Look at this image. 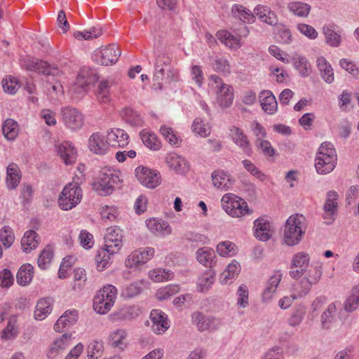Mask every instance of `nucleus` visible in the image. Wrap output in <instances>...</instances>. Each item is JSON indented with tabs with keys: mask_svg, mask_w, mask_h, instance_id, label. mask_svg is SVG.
<instances>
[{
	"mask_svg": "<svg viewBox=\"0 0 359 359\" xmlns=\"http://www.w3.org/2000/svg\"><path fill=\"white\" fill-rule=\"evenodd\" d=\"M337 163V155L334 145L330 142H323L318 147L314 167L319 175H327L332 172Z\"/></svg>",
	"mask_w": 359,
	"mask_h": 359,
	"instance_id": "obj_1",
	"label": "nucleus"
},
{
	"mask_svg": "<svg viewBox=\"0 0 359 359\" xmlns=\"http://www.w3.org/2000/svg\"><path fill=\"white\" fill-rule=\"evenodd\" d=\"M307 228L305 217L300 214L290 216L286 220L283 241L288 246L297 245L302 239Z\"/></svg>",
	"mask_w": 359,
	"mask_h": 359,
	"instance_id": "obj_2",
	"label": "nucleus"
},
{
	"mask_svg": "<svg viewBox=\"0 0 359 359\" xmlns=\"http://www.w3.org/2000/svg\"><path fill=\"white\" fill-rule=\"evenodd\" d=\"M208 88L210 93L215 96V102L222 108H229L233 104L234 99L233 88L217 75H210L208 77Z\"/></svg>",
	"mask_w": 359,
	"mask_h": 359,
	"instance_id": "obj_3",
	"label": "nucleus"
},
{
	"mask_svg": "<svg viewBox=\"0 0 359 359\" xmlns=\"http://www.w3.org/2000/svg\"><path fill=\"white\" fill-rule=\"evenodd\" d=\"M221 206L222 210L233 218L241 219L252 212L244 199L232 193L225 194L222 197Z\"/></svg>",
	"mask_w": 359,
	"mask_h": 359,
	"instance_id": "obj_4",
	"label": "nucleus"
},
{
	"mask_svg": "<svg viewBox=\"0 0 359 359\" xmlns=\"http://www.w3.org/2000/svg\"><path fill=\"white\" fill-rule=\"evenodd\" d=\"M83 191L78 182L74 180L67 184L58 198V205L64 210H69L80 203Z\"/></svg>",
	"mask_w": 359,
	"mask_h": 359,
	"instance_id": "obj_5",
	"label": "nucleus"
},
{
	"mask_svg": "<svg viewBox=\"0 0 359 359\" xmlns=\"http://www.w3.org/2000/svg\"><path fill=\"white\" fill-rule=\"evenodd\" d=\"M116 288L108 285L100 289L93 299V309L100 314L108 313L114 304L116 299Z\"/></svg>",
	"mask_w": 359,
	"mask_h": 359,
	"instance_id": "obj_6",
	"label": "nucleus"
},
{
	"mask_svg": "<svg viewBox=\"0 0 359 359\" xmlns=\"http://www.w3.org/2000/svg\"><path fill=\"white\" fill-rule=\"evenodd\" d=\"M61 120L65 128L71 131H78L84 125L83 114L76 108L66 106L60 109Z\"/></svg>",
	"mask_w": 359,
	"mask_h": 359,
	"instance_id": "obj_7",
	"label": "nucleus"
},
{
	"mask_svg": "<svg viewBox=\"0 0 359 359\" xmlns=\"http://www.w3.org/2000/svg\"><path fill=\"white\" fill-rule=\"evenodd\" d=\"M155 255L151 247H145L133 251L126 258L125 265L127 268L138 269L151 260Z\"/></svg>",
	"mask_w": 359,
	"mask_h": 359,
	"instance_id": "obj_8",
	"label": "nucleus"
},
{
	"mask_svg": "<svg viewBox=\"0 0 359 359\" xmlns=\"http://www.w3.org/2000/svg\"><path fill=\"white\" fill-rule=\"evenodd\" d=\"M121 55V50L116 44H111L95 50L93 59L101 65L109 66L115 64Z\"/></svg>",
	"mask_w": 359,
	"mask_h": 359,
	"instance_id": "obj_9",
	"label": "nucleus"
},
{
	"mask_svg": "<svg viewBox=\"0 0 359 359\" xmlns=\"http://www.w3.org/2000/svg\"><path fill=\"white\" fill-rule=\"evenodd\" d=\"M22 65L28 70L41 73L44 75L58 76L62 73L57 67L51 66L46 61L39 60L35 58H24L22 60Z\"/></svg>",
	"mask_w": 359,
	"mask_h": 359,
	"instance_id": "obj_10",
	"label": "nucleus"
},
{
	"mask_svg": "<svg viewBox=\"0 0 359 359\" xmlns=\"http://www.w3.org/2000/svg\"><path fill=\"white\" fill-rule=\"evenodd\" d=\"M123 232L116 226H110L107 229L104 236V246L111 254L118 253L123 246Z\"/></svg>",
	"mask_w": 359,
	"mask_h": 359,
	"instance_id": "obj_11",
	"label": "nucleus"
},
{
	"mask_svg": "<svg viewBox=\"0 0 359 359\" xmlns=\"http://www.w3.org/2000/svg\"><path fill=\"white\" fill-rule=\"evenodd\" d=\"M135 174L139 182L147 188L154 189L160 184V174L147 167L142 165L137 167Z\"/></svg>",
	"mask_w": 359,
	"mask_h": 359,
	"instance_id": "obj_12",
	"label": "nucleus"
},
{
	"mask_svg": "<svg viewBox=\"0 0 359 359\" xmlns=\"http://www.w3.org/2000/svg\"><path fill=\"white\" fill-rule=\"evenodd\" d=\"M310 255L304 252L295 253L290 262V276L292 278L297 280L306 272V269L310 263Z\"/></svg>",
	"mask_w": 359,
	"mask_h": 359,
	"instance_id": "obj_13",
	"label": "nucleus"
},
{
	"mask_svg": "<svg viewBox=\"0 0 359 359\" xmlns=\"http://www.w3.org/2000/svg\"><path fill=\"white\" fill-rule=\"evenodd\" d=\"M323 270V264L320 262H313L310 269L304 273V276L301 280L304 287V293L307 294L311 287L316 285L321 279Z\"/></svg>",
	"mask_w": 359,
	"mask_h": 359,
	"instance_id": "obj_14",
	"label": "nucleus"
},
{
	"mask_svg": "<svg viewBox=\"0 0 359 359\" xmlns=\"http://www.w3.org/2000/svg\"><path fill=\"white\" fill-rule=\"evenodd\" d=\"M339 198L338 193L334 190L329 191L326 194L323 218L327 224H332L335 219L339 207Z\"/></svg>",
	"mask_w": 359,
	"mask_h": 359,
	"instance_id": "obj_15",
	"label": "nucleus"
},
{
	"mask_svg": "<svg viewBox=\"0 0 359 359\" xmlns=\"http://www.w3.org/2000/svg\"><path fill=\"white\" fill-rule=\"evenodd\" d=\"M72 335L65 333L56 337L50 344L46 351V356L48 359H54L60 355L72 344Z\"/></svg>",
	"mask_w": 359,
	"mask_h": 359,
	"instance_id": "obj_16",
	"label": "nucleus"
},
{
	"mask_svg": "<svg viewBox=\"0 0 359 359\" xmlns=\"http://www.w3.org/2000/svg\"><path fill=\"white\" fill-rule=\"evenodd\" d=\"M88 148L94 154L103 156L109 151V144L107 135L95 132L88 139Z\"/></svg>",
	"mask_w": 359,
	"mask_h": 359,
	"instance_id": "obj_17",
	"label": "nucleus"
},
{
	"mask_svg": "<svg viewBox=\"0 0 359 359\" xmlns=\"http://www.w3.org/2000/svg\"><path fill=\"white\" fill-rule=\"evenodd\" d=\"M229 137L247 156H250L252 155V149L250 142L241 128L235 126H231L229 128Z\"/></svg>",
	"mask_w": 359,
	"mask_h": 359,
	"instance_id": "obj_18",
	"label": "nucleus"
},
{
	"mask_svg": "<svg viewBox=\"0 0 359 359\" xmlns=\"http://www.w3.org/2000/svg\"><path fill=\"white\" fill-rule=\"evenodd\" d=\"M253 231L256 238L261 241H269L275 232L271 222L263 217H259L254 222Z\"/></svg>",
	"mask_w": 359,
	"mask_h": 359,
	"instance_id": "obj_19",
	"label": "nucleus"
},
{
	"mask_svg": "<svg viewBox=\"0 0 359 359\" xmlns=\"http://www.w3.org/2000/svg\"><path fill=\"white\" fill-rule=\"evenodd\" d=\"M55 147L57 156L66 165L75 163L77 158V150L71 142L64 141L56 144Z\"/></svg>",
	"mask_w": 359,
	"mask_h": 359,
	"instance_id": "obj_20",
	"label": "nucleus"
},
{
	"mask_svg": "<svg viewBox=\"0 0 359 359\" xmlns=\"http://www.w3.org/2000/svg\"><path fill=\"white\" fill-rule=\"evenodd\" d=\"M107 137L109 147H125L129 143V135L123 130L119 128H113L107 131Z\"/></svg>",
	"mask_w": 359,
	"mask_h": 359,
	"instance_id": "obj_21",
	"label": "nucleus"
},
{
	"mask_svg": "<svg viewBox=\"0 0 359 359\" xmlns=\"http://www.w3.org/2000/svg\"><path fill=\"white\" fill-rule=\"evenodd\" d=\"M145 224L147 229L155 235L165 236L172 233V228L169 223L160 218H149L146 219Z\"/></svg>",
	"mask_w": 359,
	"mask_h": 359,
	"instance_id": "obj_22",
	"label": "nucleus"
},
{
	"mask_svg": "<svg viewBox=\"0 0 359 359\" xmlns=\"http://www.w3.org/2000/svg\"><path fill=\"white\" fill-rule=\"evenodd\" d=\"M151 329L157 334H163L170 327L167 316L161 310L154 309L150 313Z\"/></svg>",
	"mask_w": 359,
	"mask_h": 359,
	"instance_id": "obj_23",
	"label": "nucleus"
},
{
	"mask_svg": "<svg viewBox=\"0 0 359 359\" xmlns=\"http://www.w3.org/2000/svg\"><path fill=\"white\" fill-rule=\"evenodd\" d=\"M54 300L50 297L39 299L34 311V318L36 320L46 319L53 311Z\"/></svg>",
	"mask_w": 359,
	"mask_h": 359,
	"instance_id": "obj_24",
	"label": "nucleus"
},
{
	"mask_svg": "<svg viewBox=\"0 0 359 359\" xmlns=\"http://www.w3.org/2000/svg\"><path fill=\"white\" fill-rule=\"evenodd\" d=\"M192 320L200 331L214 330L218 328L220 322L215 318H208L199 312L192 314Z\"/></svg>",
	"mask_w": 359,
	"mask_h": 359,
	"instance_id": "obj_25",
	"label": "nucleus"
},
{
	"mask_svg": "<svg viewBox=\"0 0 359 359\" xmlns=\"http://www.w3.org/2000/svg\"><path fill=\"white\" fill-rule=\"evenodd\" d=\"M262 109L269 115H273L278 111V102L276 97L270 90H262L259 95Z\"/></svg>",
	"mask_w": 359,
	"mask_h": 359,
	"instance_id": "obj_26",
	"label": "nucleus"
},
{
	"mask_svg": "<svg viewBox=\"0 0 359 359\" xmlns=\"http://www.w3.org/2000/svg\"><path fill=\"white\" fill-rule=\"evenodd\" d=\"M79 319V311L74 309L66 311L56 321L54 330L62 332L67 327L74 325Z\"/></svg>",
	"mask_w": 359,
	"mask_h": 359,
	"instance_id": "obj_27",
	"label": "nucleus"
},
{
	"mask_svg": "<svg viewBox=\"0 0 359 359\" xmlns=\"http://www.w3.org/2000/svg\"><path fill=\"white\" fill-rule=\"evenodd\" d=\"M323 33L325 43L331 47L337 48L341 45V32L334 24L325 25L323 27Z\"/></svg>",
	"mask_w": 359,
	"mask_h": 359,
	"instance_id": "obj_28",
	"label": "nucleus"
},
{
	"mask_svg": "<svg viewBox=\"0 0 359 359\" xmlns=\"http://www.w3.org/2000/svg\"><path fill=\"white\" fill-rule=\"evenodd\" d=\"M197 261L203 266L212 268L217 263V256L214 250L209 247H202L196 252Z\"/></svg>",
	"mask_w": 359,
	"mask_h": 359,
	"instance_id": "obj_29",
	"label": "nucleus"
},
{
	"mask_svg": "<svg viewBox=\"0 0 359 359\" xmlns=\"http://www.w3.org/2000/svg\"><path fill=\"white\" fill-rule=\"evenodd\" d=\"M211 178L213 186L221 191L229 189L233 184L230 175L222 170H215L211 175Z\"/></svg>",
	"mask_w": 359,
	"mask_h": 359,
	"instance_id": "obj_30",
	"label": "nucleus"
},
{
	"mask_svg": "<svg viewBox=\"0 0 359 359\" xmlns=\"http://www.w3.org/2000/svg\"><path fill=\"white\" fill-rule=\"evenodd\" d=\"M165 161L170 169L177 172L183 173L189 170V164L186 159L176 153L168 154Z\"/></svg>",
	"mask_w": 359,
	"mask_h": 359,
	"instance_id": "obj_31",
	"label": "nucleus"
},
{
	"mask_svg": "<svg viewBox=\"0 0 359 359\" xmlns=\"http://www.w3.org/2000/svg\"><path fill=\"white\" fill-rule=\"evenodd\" d=\"M254 15L262 22L270 25H274L278 22L276 14L266 6L257 5L254 9Z\"/></svg>",
	"mask_w": 359,
	"mask_h": 359,
	"instance_id": "obj_32",
	"label": "nucleus"
},
{
	"mask_svg": "<svg viewBox=\"0 0 359 359\" xmlns=\"http://www.w3.org/2000/svg\"><path fill=\"white\" fill-rule=\"evenodd\" d=\"M18 334V316L12 315L8 318L6 326L1 332V338L4 341H10L14 339Z\"/></svg>",
	"mask_w": 359,
	"mask_h": 359,
	"instance_id": "obj_33",
	"label": "nucleus"
},
{
	"mask_svg": "<svg viewBox=\"0 0 359 359\" xmlns=\"http://www.w3.org/2000/svg\"><path fill=\"white\" fill-rule=\"evenodd\" d=\"M215 280V273L210 269L205 271L200 274L196 281V288L200 292L208 291Z\"/></svg>",
	"mask_w": 359,
	"mask_h": 359,
	"instance_id": "obj_34",
	"label": "nucleus"
},
{
	"mask_svg": "<svg viewBox=\"0 0 359 359\" xmlns=\"http://www.w3.org/2000/svg\"><path fill=\"white\" fill-rule=\"evenodd\" d=\"M316 65L322 79L327 83H332L334 80V74L330 62L324 57L320 56L316 60Z\"/></svg>",
	"mask_w": 359,
	"mask_h": 359,
	"instance_id": "obj_35",
	"label": "nucleus"
},
{
	"mask_svg": "<svg viewBox=\"0 0 359 359\" xmlns=\"http://www.w3.org/2000/svg\"><path fill=\"white\" fill-rule=\"evenodd\" d=\"M170 64V59L167 55H161L157 57L154 74V79L156 81H162L165 78L167 69L171 68Z\"/></svg>",
	"mask_w": 359,
	"mask_h": 359,
	"instance_id": "obj_36",
	"label": "nucleus"
},
{
	"mask_svg": "<svg viewBox=\"0 0 359 359\" xmlns=\"http://www.w3.org/2000/svg\"><path fill=\"white\" fill-rule=\"evenodd\" d=\"M140 136L143 144L149 149L158 151L161 148V142L152 131L144 129L140 133Z\"/></svg>",
	"mask_w": 359,
	"mask_h": 359,
	"instance_id": "obj_37",
	"label": "nucleus"
},
{
	"mask_svg": "<svg viewBox=\"0 0 359 359\" xmlns=\"http://www.w3.org/2000/svg\"><path fill=\"white\" fill-rule=\"evenodd\" d=\"M21 180V172L18 165L11 163L7 168L6 182L9 189H15Z\"/></svg>",
	"mask_w": 359,
	"mask_h": 359,
	"instance_id": "obj_38",
	"label": "nucleus"
},
{
	"mask_svg": "<svg viewBox=\"0 0 359 359\" xmlns=\"http://www.w3.org/2000/svg\"><path fill=\"white\" fill-rule=\"evenodd\" d=\"M39 244V237L33 230L27 231L21 239V246L23 252H30L36 249Z\"/></svg>",
	"mask_w": 359,
	"mask_h": 359,
	"instance_id": "obj_39",
	"label": "nucleus"
},
{
	"mask_svg": "<svg viewBox=\"0 0 359 359\" xmlns=\"http://www.w3.org/2000/svg\"><path fill=\"white\" fill-rule=\"evenodd\" d=\"M241 264L238 262L233 260L229 263L225 270L220 274L219 281L222 284H227L238 276L241 272Z\"/></svg>",
	"mask_w": 359,
	"mask_h": 359,
	"instance_id": "obj_40",
	"label": "nucleus"
},
{
	"mask_svg": "<svg viewBox=\"0 0 359 359\" xmlns=\"http://www.w3.org/2000/svg\"><path fill=\"white\" fill-rule=\"evenodd\" d=\"M98 177L103 179L104 181L110 182V185L114 188V186L121 184L122 182L121 172L110 167L102 168Z\"/></svg>",
	"mask_w": 359,
	"mask_h": 359,
	"instance_id": "obj_41",
	"label": "nucleus"
},
{
	"mask_svg": "<svg viewBox=\"0 0 359 359\" xmlns=\"http://www.w3.org/2000/svg\"><path fill=\"white\" fill-rule=\"evenodd\" d=\"M34 277V266L30 264L22 265L16 276L17 283L21 286L28 285Z\"/></svg>",
	"mask_w": 359,
	"mask_h": 359,
	"instance_id": "obj_42",
	"label": "nucleus"
},
{
	"mask_svg": "<svg viewBox=\"0 0 359 359\" xmlns=\"http://www.w3.org/2000/svg\"><path fill=\"white\" fill-rule=\"evenodd\" d=\"M216 36L218 40L231 49H238L241 46L240 37L232 35L226 30L218 31Z\"/></svg>",
	"mask_w": 359,
	"mask_h": 359,
	"instance_id": "obj_43",
	"label": "nucleus"
},
{
	"mask_svg": "<svg viewBox=\"0 0 359 359\" xmlns=\"http://www.w3.org/2000/svg\"><path fill=\"white\" fill-rule=\"evenodd\" d=\"M114 255L108 252L107 249L104 248L98 250L95 257L97 271H102L109 267L111 264V256Z\"/></svg>",
	"mask_w": 359,
	"mask_h": 359,
	"instance_id": "obj_44",
	"label": "nucleus"
},
{
	"mask_svg": "<svg viewBox=\"0 0 359 359\" xmlns=\"http://www.w3.org/2000/svg\"><path fill=\"white\" fill-rule=\"evenodd\" d=\"M112 85V81L109 80H102L96 90V97L100 103L107 104L110 102V87Z\"/></svg>",
	"mask_w": 359,
	"mask_h": 359,
	"instance_id": "obj_45",
	"label": "nucleus"
},
{
	"mask_svg": "<svg viewBox=\"0 0 359 359\" xmlns=\"http://www.w3.org/2000/svg\"><path fill=\"white\" fill-rule=\"evenodd\" d=\"M149 277L155 283H161L173 279L174 273L165 269L156 268L149 271Z\"/></svg>",
	"mask_w": 359,
	"mask_h": 359,
	"instance_id": "obj_46",
	"label": "nucleus"
},
{
	"mask_svg": "<svg viewBox=\"0 0 359 359\" xmlns=\"http://www.w3.org/2000/svg\"><path fill=\"white\" fill-rule=\"evenodd\" d=\"M311 6L301 1H292L287 4V9L293 15L298 17L306 18L310 11Z\"/></svg>",
	"mask_w": 359,
	"mask_h": 359,
	"instance_id": "obj_47",
	"label": "nucleus"
},
{
	"mask_svg": "<svg viewBox=\"0 0 359 359\" xmlns=\"http://www.w3.org/2000/svg\"><path fill=\"white\" fill-rule=\"evenodd\" d=\"M232 14L243 22H251L255 20V15L252 11L242 5L235 4L231 8Z\"/></svg>",
	"mask_w": 359,
	"mask_h": 359,
	"instance_id": "obj_48",
	"label": "nucleus"
},
{
	"mask_svg": "<svg viewBox=\"0 0 359 359\" xmlns=\"http://www.w3.org/2000/svg\"><path fill=\"white\" fill-rule=\"evenodd\" d=\"M306 313V308L305 306L299 305L295 307L287 318V324L289 326L294 327L299 326L304 319Z\"/></svg>",
	"mask_w": 359,
	"mask_h": 359,
	"instance_id": "obj_49",
	"label": "nucleus"
},
{
	"mask_svg": "<svg viewBox=\"0 0 359 359\" xmlns=\"http://www.w3.org/2000/svg\"><path fill=\"white\" fill-rule=\"evenodd\" d=\"M294 68L298 71L300 75L306 77L311 72V65L307 58L303 55H298L293 60Z\"/></svg>",
	"mask_w": 359,
	"mask_h": 359,
	"instance_id": "obj_50",
	"label": "nucleus"
},
{
	"mask_svg": "<svg viewBox=\"0 0 359 359\" xmlns=\"http://www.w3.org/2000/svg\"><path fill=\"white\" fill-rule=\"evenodd\" d=\"M3 133L6 140H14L19 134V126L16 121L13 119L5 121L2 128Z\"/></svg>",
	"mask_w": 359,
	"mask_h": 359,
	"instance_id": "obj_51",
	"label": "nucleus"
},
{
	"mask_svg": "<svg viewBox=\"0 0 359 359\" xmlns=\"http://www.w3.org/2000/svg\"><path fill=\"white\" fill-rule=\"evenodd\" d=\"M217 252L222 257H233L236 255L238 248L236 245L230 241L219 242L216 246Z\"/></svg>",
	"mask_w": 359,
	"mask_h": 359,
	"instance_id": "obj_52",
	"label": "nucleus"
},
{
	"mask_svg": "<svg viewBox=\"0 0 359 359\" xmlns=\"http://www.w3.org/2000/svg\"><path fill=\"white\" fill-rule=\"evenodd\" d=\"M359 305V283L352 287L350 294L344 304L346 311H353L357 309Z\"/></svg>",
	"mask_w": 359,
	"mask_h": 359,
	"instance_id": "obj_53",
	"label": "nucleus"
},
{
	"mask_svg": "<svg viewBox=\"0 0 359 359\" xmlns=\"http://www.w3.org/2000/svg\"><path fill=\"white\" fill-rule=\"evenodd\" d=\"M192 131L198 135L206 137L210 135L211 133V128L209 123L205 122L201 118H196L191 126Z\"/></svg>",
	"mask_w": 359,
	"mask_h": 359,
	"instance_id": "obj_54",
	"label": "nucleus"
},
{
	"mask_svg": "<svg viewBox=\"0 0 359 359\" xmlns=\"http://www.w3.org/2000/svg\"><path fill=\"white\" fill-rule=\"evenodd\" d=\"M121 116L127 123L133 126H141L143 123L140 116L133 109L124 108L121 111Z\"/></svg>",
	"mask_w": 359,
	"mask_h": 359,
	"instance_id": "obj_55",
	"label": "nucleus"
},
{
	"mask_svg": "<svg viewBox=\"0 0 359 359\" xmlns=\"http://www.w3.org/2000/svg\"><path fill=\"white\" fill-rule=\"evenodd\" d=\"M127 332L123 329H118L110 334V341L114 347L123 350L126 346Z\"/></svg>",
	"mask_w": 359,
	"mask_h": 359,
	"instance_id": "obj_56",
	"label": "nucleus"
},
{
	"mask_svg": "<svg viewBox=\"0 0 359 359\" xmlns=\"http://www.w3.org/2000/svg\"><path fill=\"white\" fill-rule=\"evenodd\" d=\"M102 34V29L100 27H92L82 32H75L74 36L79 40H92L99 37Z\"/></svg>",
	"mask_w": 359,
	"mask_h": 359,
	"instance_id": "obj_57",
	"label": "nucleus"
},
{
	"mask_svg": "<svg viewBox=\"0 0 359 359\" xmlns=\"http://www.w3.org/2000/svg\"><path fill=\"white\" fill-rule=\"evenodd\" d=\"M159 132L161 135L171 145H178L181 140L177 135V132L171 127L163 125L160 128Z\"/></svg>",
	"mask_w": 359,
	"mask_h": 359,
	"instance_id": "obj_58",
	"label": "nucleus"
},
{
	"mask_svg": "<svg viewBox=\"0 0 359 359\" xmlns=\"http://www.w3.org/2000/svg\"><path fill=\"white\" fill-rule=\"evenodd\" d=\"M236 305L239 309H245L249 305V290L245 285H241L236 292Z\"/></svg>",
	"mask_w": 359,
	"mask_h": 359,
	"instance_id": "obj_59",
	"label": "nucleus"
},
{
	"mask_svg": "<svg viewBox=\"0 0 359 359\" xmlns=\"http://www.w3.org/2000/svg\"><path fill=\"white\" fill-rule=\"evenodd\" d=\"M180 291L177 285H168L159 288L156 292V297L158 300L163 301L169 299Z\"/></svg>",
	"mask_w": 359,
	"mask_h": 359,
	"instance_id": "obj_60",
	"label": "nucleus"
},
{
	"mask_svg": "<svg viewBox=\"0 0 359 359\" xmlns=\"http://www.w3.org/2000/svg\"><path fill=\"white\" fill-rule=\"evenodd\" d=\"M1 84L4 90L11 95L15 94L20 86L18 79L12 76L4 78Z\"/></svg>",
	"mask_w": 359,
	"mask_h": 359,
	"instance_id": "obj_61",
	"label": "nucleus"
},
{
	"mask_svg": "<svg viewBox=\"0 0 359 359\" xmlns=\"http://www.w3.org/2000/svg\"><path fill=\"white\" fill-rule=\"evenodd\" d=\"M100 213L102 220L109 222H114L119 215L118 208L112 205L102 206Z\"/></svg>",
	"mask_w": 359,
	"mask_h": 359,
	"instance_id": "obj_62",
	"label": "nucleus"
},
{
	"mask_svg": "<svg viewBox=\"0 0 359 359\" xmlns=\"http://www.w3.org/2000/svg\"><path fill=\"white\" fill-rule=\"evenodd\" d=\"M53 257V251L50 246H46L40 253L38 258V266L41 269H47Z\"/></svg>",
	"mask_w": 359,
	"mask_h": 359,
	"instance_id": "obj_63",
	"label": "nucleus"
},
{
	"mask_svg": "<svg viewBox=\"0 0 359 359\" xmlns=\"http://www.w3.org/2000/svg\"><path fill=\"white\" fill-rule=\"evenodd\" d=\"M93 189L100 195L106 196L112 193L114 187L110 185V182L104 181L103 179L97 177L93 183Z\"/></svg>",
	"mask_w": 359,
	"mask_h": 359,
	"instance_id": "obj_64",
	"label": "nucleus"
}]
</instances>
